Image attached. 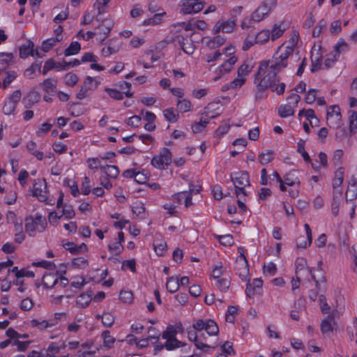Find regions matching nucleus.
<instances>
[{
	"instance_id": "nucleus-1",
	"label": "nucleus",
	"mask_w": 357,
	"mask_h": 357,
	"mask_svg": "<svg viewBox=\"0 0 357 357\" xmlns=\"http://www.w3.org/2000/svg\"><path fill=\"white\" fill-rule=\"evenodd\" d=\"M278 73L268 67V61H261L255 76V83L258 82L261 86L267 87L278 95H282L285 91L284 83H279Z\"/></svg>"
},
{
	"instance_id": "nucleus-2",
	"label": "nucleus",
	"mask_w": 357,
	"mask_h": 357,
	"mask_svg": "<svg viewBox=\"0 0 357 357\" xmlns=\"http://www.w3.org/2000/svg\"><path fill=\"white\" fill-rule=\"evenodd\" d=\"M47 227V220L40 213L25 218V231L29 236H35L37 232H43Z\"/></svg>"
},
{
	"instance_id": "nucleus-3",
	"label": "nucleus",
	"mask_w": 357,
	"mask_h": 357,
	"mask_svg": "<svg viewBox=\"0 0 357 357\" xmlns=\"http://www.w3.org/2000/svg\"><path fill=\"white\" fill-rule=\"evenodd\" d=\"M292 57L291 50L290 48H288L287 50H282V47H279L272 59L267 61L268 62V67L271 68L272 70L278 73L287 66L288 59Z\"/></svg>"
},
{
	"instance_id": "nucleus-4",
	"label": "nucleus",
	"mask_w": 357,
	"mask_h": 357,
	"mask_svg": "<svg viewBox=\"0 0 357 357\" xmlns=\"http://www.w3.org/2000/svg\"><path fill=\"white\" fill-rule=\"evenodd\" d=\"M205 3L202 0H181L179 13L182 15H193L203 10Z\"/></svg>"
},
{
	"instance_id": "nucleus-5",
	"label": "nucleus",
	"mask_w": 357,
	"mask_h": 357,
	"mask_svg": "<svg viewBox=\"0 0 357 357\" xmlns=\"http://www.w3.org/2000/svg\"><path fill=\"white\" fill-rule=\"evenodd\" d=\"M278 3V0H266L252 14L254 22H258L265 18L273 10Z\"/></svg>"
},
{
	"instance_id": "nucleus-6",
	"label": "nucleus",
	"mask_w": 357,
	"mask_h": 357,
	"mask_svg": "<svg viewBox=\"0 0 357 357\" xmlns=\"http://www.w3.org/2000/svg\"><path fill=\"white\" fill-rule=\"evenodd\" d=\"M192 327L198 331L205 330L209 335H217L219 332L218 324L212 319H197L194 321Z\"/></svg>"
},
{
	"instance_id": "nucleus-7",
	"label": "nucleus",
	"mask_w": 357,
	"mask_h": 357,
	"mask_svg": "<svg viewBox=\"0 0 357 357\" xmlns=\"http://www.w3.org/2000/svg\"><path fill=\"white\" fill-rule=\"evenodd\" d=\"M172 162V153L169 149L163 148L159 155L151 160V165L155 168L162 169Z\"/></svg>"
},
{
	"instance_id": "nucleus-8",
	"label": "nucleus",
	"mask_w": 357,
	"mask_h": 357,
	"mask_svg": "<svg viewBox=\"0 0 357 357\" xmlns=\"http://www.w3.org/2000/svg\"><path fill=\"white\" fill-rule=\"evenodd\" d=\"M173 42L174 43L175 45L179 46L183 50V51L188 54H192L195 50V45L193 44L189 36L187 34L178 35L173 39Z\"/></svg>"
},
{
	"instance_id": "nucleus-9",
	"label": "nucleus",
	"mask_w": 357,
	"mask_h": 357,
	"mask_svg": "<svg viewBox=\"0 0 357 357\" xmlns=\"http://www.w3.org/2000/svg\"><path fill=\"white\" fill-rule=\"evenodd\" d=\"M21 98L22 93L20 90L14 91L8 100L5 101L3 112L6 115L13 114Z\"/></svg>"
},
{
	"instance_id": "nucleus-10",
	"label": "nucleus",
	"mask_w": 357,
	"mask_h": 357,
	"mask_svg": "<svg viewBox=\"0 0 357 357\" xmlns=\"http://www.w3.org/2000/svg\"><path fill=\"white\" fill-rule=\"evenodd\" d=\"M98 83L93 77L88 76L84 81L80 90L77 93V98L83 100L90 96V92L98 87Z\"/></svg>"
},
{
	"instance_id": "nucleus-11",
	"label": "nucleus",
	"mask_w": 357,
	"mask_h": 357,
	"mask_svg": "<svg viewBox=\"0 0 357 357\" xmlns=\"http://www.w3.org/2000/svg\"><path fill=\"white\" fill-rule=\"evenodd\" d=\"M238 58L236 56H231L222 64L219 66L215 70L216 76L213 78L215 82L218 80L222 76L229 73L234 68V64L236 63Z\"/></svg>"
},
{
	"instance_id": "nucleus-12",
	"label": "nucleus",
	"mask_w": 357,
	"mask_h": 357,
	"mask_svg": "<svg viewBox=\"0 0 357 357\" xmlns=\"http://www.w3.org/2000/svg\"><path fill=\"white\" fill-rule=\"evenodd\" d=\"M341 120L340 109L337 105H332L327 110V123L330 126H338Z\"/></svg>"
},
{
	"instance_id": "nucleus-13",
	"label": "nucleus",
	"mask_w": 357,
	"mask_h": 357,
	"mask_svg": "<svg viewBox=\"0 0 357 357\" xmlns=\"http://www.w3.org/2000/svg\"><path fill=\"white\" fill-rule=\"evenodd\" d=\"M247 282L248 283L245 289V294L247 296L252 298L256 294L260 293L263 284V281L261 278H255L252 282H250V280L248 279Z\"/></svg>"
},
{
	"instance_id": "nucleus-14",
	"label": "nucleus",
	"mask_w": 357,
	"mask_h": 357,
	"mask_svg": "<svg viewBox=\"0 0 357 357\" xmlns=\"http://www.w3.org/2000/svg\"><path fill=\"white\" fill-rule=\"evenodd\" d=\"M231 181L235 187L246 186L250 185L249 174L246 172H236L231 175Z\"/></svg>"
},
{
	"instance_id": "nucleus-15",
	"label": "nucleus",
	"mask_w": 357,
	"mask_h": 357,
	"mask_svg": "<svg viewBox=\"0 0 357 357\" xmlns=\"http://www.w3.org/2000/svg\"><path fill=\"white\" fill-rule=\"evenodd\" d=\"M242 261H236V274L239 276V278L243 281H247L248 273H249V268L248 262L246 261L245 257H242Z\"/></svg>"
},
{
	"instance_id": "nucleus-16",
	"label": "nucleus",
	"mask_w": 357,
	"mask_h": 357,
	"mask_svg": "<svg viewBox=\"0 0 357 357\" xmlns=\"http://www.w3.org/2000/svg\"><path fill=\"white\" fill-rule=\"evenodd\" d=\"M113 25L114 23L111 20L105 19L96 28V29L98 30L96 32L98 33V35H102V38H101L102 41L109 36Z\"/></svg>"
},
{
	"instance_id": "nucleus-17",
	"label": "nucleus",
	"mask_w": 357,
	"mask_h": 357,
	"mask_svg": "<svg viewBox=\"0 0 357 357\" xmlns=\"http://www.w3.org/2000/svg\"><path fill=\"white\" fill-rule=\"evenodd\" d=\"M33 195L38 198L40 202H44L47 198L46 185L38 181L33 184Z\"/></svg>"
},
{
	"instance_id": "nucleus-18",
	"label": "nucleus",
	"mask_w": 357,
	"mask_h": 357,
	"mask_svg": "<svg viewBox=\"0 0 357 357\" xmlns=\"http://www.w3.org/2000/svg\"><path fill=\"white\" fill-rule=\"evenodd\" d=\"M40 99V94L36 91H29L22 99V103L25 108H30L37 103Z\"/></svg>"
},
{
	"instance_id": "nucleus-19",
	"label": "nucleus",
	"mask_w": 357,
	"mask_h": 357,
	"mask_svg": "<svg viewBox=\"0 0 357 357\" xmlns=\"http://www.w3.org/2000/svg\"><path fill=\"white\" fill-rule=\"evenodd\" d=\"M183 27L185 31H194L195 29L204 31L207 28V24L204 20H191L187 23L183 22Z\"/></svg>"
},
{
	"instance_id": "nucleus-20",
	"label": "nucleus",
	"mask_w": 357,
	"mask_h": 357,
	"mask_svg": "<svg viewBox=\"0 0 357 357\" xmlns=\"http://www.w3.org/2000/svg\"><path fill=\"white\" fill-rule=\"evenodd\" d=\"M306 261L303 258H298L296 261V274L299 275L303 271L306 272L307 274H311L312 278L314 280L317 287H319V282L316 280L314 275L312 274L311 270L309 268H305Z\"/></svg>"
},
{
	"instance_id": "nucleus-21",
	"label": "nucleus",
	"mask_w": 357,
	"mask_h": 357,
	"mask_svg": "<svg viewBox=\"0 0 357 357\" xmlns=\"http://www.w3.org/2000/svg\"><path fill=\"white\" fill-rule=\"evenodd\" d=\"M14 63L12 53H0V73L5 71L10 65Z\"/></svg>"
},
{
	"instance_id": "nucleus-22",
	"label": "nucleus",
	"mask_w": 357,
	"mask_h": 357,
	"mask_svg": "<svg viewBox=\"0 0 357 357\" xmlns=\"http://www.w3.org/2000/svg\"><path fill=\"white\" fill-rule=\"evenodd\" d=\"M174 199L178 204H181L184 202L186 208H188L192 204V197L187 191H182L174 194Z\"/></svg>"
},
{
	"instance_id": "nucleus-23",
	"label": "nucleus",
	"mask_w": 357,
	"mask_h": 357,
	"mask_svg": "<svg viewBox=\"0 0 357 357\" xmlns=\"http://www.w3.org/2000/svg\"><path fill=\"white\" fill-rule=\"evenodd\" d=\"M204 114L209 119H213L220 115L219 104L218 102H211L204 109Z\"/></svg>"
},
{
	"instance_id": "nucleus-24",
	"label": "nucleus",
	"mask_w": 357,
	"mask_h": 357,
	"mask_svg": "<svg viewBox=\"0 0 357 357\" xmlns=\"http://www.w3.org/2000/svg\"><path fill=\"white\" fill-rule=\"evenodd\" d=\"M33 47V43L32 41L28 40L26 44H24L20 46V56L22 59H26L29 55L34 56Z\"/></svg>"
},
{
	"instance_id": "nucleus-25",
	"label": "nucleus",
	"mask_w": 357,
	"mask_h": 357,
	"mask_svg": "<svg viewBox=\"0 0 357 357\" xmlns=\"http://www.w3.org/2000/svg\"><path fill=\"white\" fill-rule=\"evenodd\" d=\"M344 173L343 168H342V167L338 168L337 169V171L335 172V175H334V178L333 179V183H332L333 190L335 191L334 192V194H337V192L339 190L337 189L339 187H340L341 185L342 184L343 181H344Z\"/></svg>"
},
{
	"instance_id": "nucleus-26",
	"label": "nucleus",
	"mask_w": 357,
	"mask_h": 357,
	"mask_svg": "<svg viewBox=\"0 0 357 357\" xmlns=\"http://www.w3.org/2000/svg\"><path fill=\"white\" fill-rule=\"evenodd\" d=\"M59 278L54 273H46L43 278V284L45 288L52 289L58 282Z\"/></svg>"
},
{
	"instance_id": "nucleus-27",
	"label": "nucleus",
	"mask_w": 357,
	"mask_h": 357,
	"mask_svg": "<svg viewBox=\"0 0 357 357\" xmlns=\"http://www.w3.org/2000/svg\"><path fill=\"white\" fill-rule=\"evenodd\" d=\"M56 80L51 78L46 79L41 84L42 89L49 94H53L56 89Z\"/></svg>"
},
{
	"instance_id": "nucleus-28",
	"label": "nucleus",
	"mask_w": 357,
	"mask_h": 357,
	"mask_svg": "<svg viewBox=\"0 0 357 357\" xmlns=\"http://www.w3.org/2000/svg\"><path fill=\"white\" fill-rule=\"evenodd\" d=\"M32 326L37 327L40 330H44L50 327H52L56 324V319L53 320H37L33 319L31 321Z\"/></svg>"
},
{
	"instance_id": "nucleus-29",
	"label": "nucleus",
	"mask_w": 357,
	"mask_h": 357,
	"mask_svg": "<svg viewBox=\"0 0 357 357\" xmlns=\"http://www.w3.org/2000/svg\"><path fill=\"white\" fill-rule=\"evenodd\" d=\"M294 108L288 103L281 105L278 107V114L282 118H287L294 114Z\"/></svg>"
},
{
	"instance_id": "nucleus-30",
	"label": "nucleus",
	"mask_w": 357,
	"mask_h": 357,
	"mask_svg": "<svg viewBox=\"0 0 357 357\" xmlns=\"http://www.w3.org/2000/svg\"><path fill=\"white\" fill-rule=\"evenodd\" d=\"M132 211L137 217L141 219H144L146 217L145 207L141 202H137L133 204Z\"/></svg>"
},
{
	"instance_id": "nucleus-31",
	"label": "nucleus",
	"mask_w": 357,
	"mask_h": 357,
	"mask_svg": "<svg viewBox=\"0 0 357 357\" xmlns=\"http://www.w3.org/2000/svg\"><path fill=\"white\" fill-rule=\"evenodd\" d=\"M100 169L106 174L107 177L115 178L119 174V169L115 165H105L100 167Z\"/></svg>"
},
{
	"instance_id": "nucleus-32",
	"label": "nucleus",
	"mask_w": 357,
	"mask_h": 357,
	"mask_svg": "<svg viewBox=\"0 0 357 357\" xmlns=\"http://www.w3.org/2000/svg\"><path fill=\"white\" fill-rule=\"evenodd\" d=\"M180 286L179 280L177 277L169 278L166 283V288L170 293L176 292Z\"/></svg>"
},
{
	"instance_id": "nucleus-33",
	"label": "nucleus",
	"mask_w": 357,
	"mask_h": 357,
	"mask_svg": "<svg viewBox=\"0 0 357 357\" xmlns=\"http://www.w3.org/2000/svg\"><path fill=\"white\" fill-rule=\"evenodd\" d=\"M284 183L288 186L299 185L300 181L296 175V171H291L286 174L284 176Z\"/></svg>"
},
{
	"instance_id": "nucleus-34",
	"label": "nucleus",
	"mask_w": 357,
	"mask_h": 357,
	"mask_svg": "<svg viewBox=\"0 0 357 357\" xmlns=\"http://www.w3.org/2000/svg\"><path fill=\"white\" fill-rule=\"evenodd\" d=\"M225 38L222 36H216L207 42V46L211 49H215L225 43Z\"/></svg>"
},
{
	"instance_id": "nucleus-35",
	"label": "nucleus",
	"mask_w": 357,
	"mask_h": 357,
	"mask_svg": "<svg viewBox=\"0 0 357 357\" xmlns=\"http://www.w3.org/2000/svg\"><path fill=\"white\" fill-rule=\"evenodd\" d=\"M221 24L222 32L227 33H231L236 26V20L232 17L225 21L221 20Z\"/></svg>"
},
{
	"instance_id": "nucleus-36",
	"label": "nucleus",
	"mask_w": 357,
	"mask_h": 357,
	"mask_svg": "<svg viewBox=\"0 0 357 357\" xmlns=\"http://www.w3.org/2000/svg\"><path fill=\"white\" fill-rule=\"evenodd\" d=\"M91 301V295L88 294H82L76 301L77 305L82 308L87 307Z\"/></svg>"
},
{
	"instance_id": "nucleus-37",
	"label": "nucleus",
	"mask_w": 357,
	"mask_h": 357,
	"mask_svg": "<svg viewBox=\"0 0 357 357\" xmlns=\"http://www.w3.org/2000/svg\"><path fill=\"white\" fill-rule=\"evenodd\" d=\"M347 195H349L351 199L357 197V180L355 177H352L349 181Z\"/></svg>"
},
{
	"instance_id": "nucleus-38",
	"label": "nucleus",
	"mask_w": 357,
	"mask_h": 357,
	"mask_svg": "<svg viewBox=\"0 0 357 357\" xmlns=\"http://www.w3.org/2000/svg\"><path fill=\"white\" fill-rule=\"evenodd\" d=\"M178 333V331L173 325H169L166 330L162 333V337L167 340H171L172 339H176V335Z\"/></svg>"
},
{
	"instance_id": "nucleus-39",
	"label": "nucleus",
	"mask_w": 357,
	"mask_h": 357,
	"mask_svg": "<svg viewBox=\"0 0 357 357\" xmlns=\"http://www.w3.org/2000/svg\"><path fill=\"white\" fill-rule=\"evenodd\" d=\"M166 14L165 12H162L160 13H156L153 15V17L145 20L143 22V24L145 26H153L155 24H158L162 22V17Z\"/></svg>"
},
{
	"instance_id": "nucleus-40",
	"label": "nucleus",
	"mask_w": 357,
	"mask_h": 357,
	"mask_svg": "<svg viewBox=\"0 0 357 357\" xmlns=\"http://www.w3.org/2000/svg\"><path fill=\"white\" fill-rule=\"evenodd\" d=\"M163 114L167 121L171 123L176 122L178 119V114L174 108H168L163 111Z\"/></svg>"
},
{
	"instance_id": "nucleus-41",
	"label": "nucleus",
	"mask_w": 357,
	"mask_h": 357,
	"mask_svg": "<svg viewBox=\"0 0 357 357\" xmlns=\"http://www.w3.org/2000/svg\"><path fill=\"white\" fill-rule=\"evenodd\" d=\"M342 195V191L338 190L337 194H334L333 199L332 202V213L334 216H337L339 213V206H340V198Z\"/></svg>"
},
{
	"instance_id": "nucleus-42",
	"label": "nucleus",
	"mask_w": 357,
	"mask_h": 357,
	"mask_svg": "<svg viewBox=\"0 0 357 357\" xmlns=\"http://www.w3.org/2000/svg\"><path fill=\"white\" fill-rule=\"evenodd\" d=\"M348 50V45L347 43L342 40L340 39L337 43L334 46L333 52L335 54H337V56L339 58L340 54L341 53H344Z\"/></svg>"
},
{
	"instance_id": "nucleus-43",
	"label": "nucleus",
	"mask_w": 357,
	"mask_h": 357,
	"mask_svg": "<svg viewBox=\"0 0 357 357\" xmlns=\"http://www.w3.org/2000/svg\"><path fill=\"white\" fill-rule=\"evenodd\" d=\"M80 50L81 46L78 42H72L70 46L64 51V54L66 56L74 55L77 54Z\"/></svg>"
},
{
	"instance_id": "nucleus-44",
	"label": "nucleus",
	"mask_w": 357,
	"mask_h": 357,
	"mask_svg": "<svg viewBox=\"0 0 357 357\" xmlns=\"http://www.w3.org/2000/svg\"><path fill=\"white\" fill-rule=\"evenodd\" d=\"M349 129L351 134H355L357 130V112H349Z\"/></svg>"
},
{
	"instance_id": "nucleus-45",
	"label": "nucleus",
	"mask_w": 357,
	"mask_h": 357,
	"mask_svg": "<svg viewBox=\"0 0 357 357\" xmlns=\"http://www.w3.org/2000/svg\"><path fill=\"white\" fill-rule=\"evenodd\" d=\"M101 337L103 339L104 345L107 348H111L116 341L115 338L110 335L109 331H103Z\"/></svg>"
},
{
	"instance_id": "nucleus-46",
	"label": "nucleus",
	"mask_w": 357,
	"mask_h": 357,
	"mask_svg": "<svg viewBox=\"0 0 357 357\" xmlns=\"http://www.w3.org/2000/svg\"><path fill=\"white\" fill-rule=\"evenodd\" d=\"M41 68V63H33L29 68L26 69L24 73V75L29 78L33 79V75L36 73V70L40 71Z\"/></svg>"
},
{
	"instance_id": "nucleus-47",
	"label": "nucleus",
	"mask_w": 357,
	"mask_h": 357,
	"mask_svg": "<svg viewBox=\"0 0 357 357\" xmlns=\"http://www.w3.org/2000/svg\"><path fill=\"white\" fill-rule=\"evenodd\" d=\"M270 37V31L268 30H263L255 36V42L264 44L269 40Z\"/></svg>"
},
{
	"instance_id": "nucleus-48",
	"label": "nucleus",
	"mask_w": 357,
	"mask_h": 357,
	"mask_svg": "<svg viewBox=\"0 0 357 357\" xmlns=\"http://www.w3.org/2000/svg\"><path fill=\"white\" fill-rule=\"evenodd\" d=\"M185 344L179 341L177 339H172L171 340H167L165 343V347L167 350L171 351L176 348L184 346Z\"/></svg>"
},
{
	"instance_id": "nucleus-49",
	"label": "nucleus",
	"mask_w": 357,
	"mask_h": 357,
	"mask_svg": "<svg viewBox=\"0 0 357 357\" xmlns=\"http://www.w3.org/2000/svg\"><path fill=\"white\" fill-rule=\"evenodd\" d=\"M252 68V65H250L248 61H245L238 69V77H243L245 78V77L251 71Z\"/></svg>"
},
{
	"instance_id": "nucleus-50",
	"label": "nucleus",
	"mask_w": 357,
	"mask_h": 357,
	"mask_svg": "<svg viewBox=\"0 0 357 357\" xmlns=\"http://www.w3.org/2000/svg\"><path fill=\"white\" fill-rule=\"evenodd\" d=\"M72 266L77 268H85L89 266V261L84 257H76L72 260Z\"/></svg>"
},
{
	"instance_id": "nucleus-51",
	"label": "nucleus",
	"mask_w": 357,
	"mask_h": 357,
	"mask_svg": "<svg viewBox=\"0 0 357 357\" xmlns=\"http://www.w3.org/2000/svg\"><path fill=\"white\" fill-rule=\"evenodd\" d=\"M285 28H282L281 24H275L271 31V35L270 34L272 40H275L282 36Z\"/></svg>"
},
{
	"instance_id": "nucleus-52",
	"label": "nucleus",
	"mask_w": 357,
	"mask_h": 357,
	"mask_svg": "<svg viewBox=\"0 0 357 357\" xmlns=\"http://www.w3.org/2000/svg\"><path fill=\"white\" fill-rule=\"evenodd\" d=\"M305 142L303 139H300V141L297 144V151L300 153L305 162H310L311 160L310 155L305 150Z\"/></svg>"
},
{
	"instance_id": "nucleus-53",
	"label": "nucleus",
	"mask_w": 357,
	"mask_h": 357,
	"mask_svg": "<svg viewBox=\"0 0 357 357\" xmlns=\"http://www.w3.org/2000/svg\"><path fill=\"white\" fill-rule=\"evenodd\" d=\"M273 152L267 150L266 152H263L259 155V161L263 165H267L273 160Z\"/></svg>"
},
{
	"instance_id": "nucleus-54",
	"label": "nucleus",
	"mask_w": 357,
	"mask_h": 357,
	"mask_svg": "<svg viewBox=\"0 0 357 357\" xmlns=\"http://www.w3.org/2000/svg\"><path fill=\"white\" fill-rule=\"evenodd\" d=\"M17 76L15 70H8L6 72V75L3 80V87L6 89Z\"/></svg>"
},
{
	"instance_id": "nucleus-55",
	"label": "nucleus",
	"mask_w": 357,
	"mask_h": 357,
	"mask_svg": "<svg viewBox=\"0 0 357 357\" xmlns=\"http://www.w3.org/2000/svg\"><path fill=\"white\" fill-rule=\"evenodd\" d=\"M337 59L338 57L337 56V54H334V52H332L330 54H328L324 61L325 68L328 69L333 67L335 63L337 61Z\"/></svg>"
},
{
	"instance_id": "nucleus-56",
	"label": "nucleus",
	"mask_w": 357,
	"mask_h": 357,
	"mask_svg": "<svg viewBox=\"0 0 357 357\" xmlns=\"http://www.w3.org/2000/svg\"><path fill=\"white\" fill-rule=\"evenodd\" d=\"M102 323L105 327H111L114 322V317L109 312L104 313L102 317Z\"/></svg>"
},
{
	"instance_id": "nucleus-57",
	"label": "nucleus",
	"mask_w": 357,
	"mask_h": 357,
	"mask_svg": "<svg viewBox=\"0 0 357 357\" xmlns=\"http://www.w3.org/2000/svg\"><path fill=\"white\" fill-rule=\"evenodd\" d=\"M333 319V316L329 315L327 319L322 321L321 324V331L323 333H326L333 331V327L331 323Z\"/></svg>"
},
{
	"instance_id": "nucleus-58",
	"label": "nucleus",
	"mask_w": 357,
	"mask_h": 357,
	"mask_svg": "<svg viewBox=\"0 0 357 357\" xmlns=\"http://www.w3.org/2000/svg\"><path fill=\"white\" fill-rule=\"evenodd\" d=\"M64 82L66 85L73 86L77 83L78 77L75 73H68L64 77Z\"/></svg>"
},
{
	"instance_id": "nucleus-59",
	"label": "nucleus",
	"mask_w": 357,
	"mask_h": 357,
	"mask_svg": "<svg viewBox=\"0 0 357 357\" xmlns=\"http://www.w3.org/2000/svg\"><path fill=\"white\" fill-rule=\"evenodd\" d=\"M177 108L181 112H186L190 109L191 103L185 99L178 100L177 101Z\"/></svg>"
},
{
	"instance_id": "nucleus-60",
	"label": "nucleus",
	"mask_w": 357,
	"mask_h": 357,
	"mask_svg": "<svg viewBox=\"0 0 357 357\" xmlns=\"http://www.w3.org/2000/svg\"><path fill=\"white\" fill-rule=\"evenodd\" d=\"M59 42L54 38H48L43 42L42 50L47 52Z\"/></svg>"
},
{
	"instance_id": "nucleus-61",
	"label": "nucleus",
	"mask_w": 357,
	"mask_h": 357,
	"mask_svg": "<svg viewBox=\"0 0 357 357\" xmlns=\"http://www.w3.org/2000/svg\"><path fill=\"white\" fill-rule=\"evenodd\" d=\"M105 91L113 99L120 100L123 98V93L116 89L107 87L105 89Z\"/></svg>"
},
{
	"instance_id": "nucleus-62",
	"label": "nucleus",
	"mask_w": 357,
	"mask_h": 357,
	"mask_svg": "<svg viewBox=\"0 0 357 357\" xmlns=\"http://www.w3.org/2000/svg\"><path fill=\"white\" fill-rule=\"evenodd\" d=\"M119 299L125 303H130L133 300L132 293L130 291H121Z\"/></svg>"
},
{
	"instance_id": "nucleus-63",
	"label": "nucleus",
	"mask_w": 357,
	"mask_h": 357,
	"mask_svg": "<svg viewBox=\"0 0 357 357\" xmlns=\"http://www.w3.org/2000/svg\"><path fill=\"white\" fill-rule=\"evenodd\" d=\"M245 82V78L238 77V75H237V77L229 83V86L231 87V89H238L244 84Z\"/></svg>"
},
{
	"instance_id": "nucleus-64",
	"label": "nucleus",
	"mask_w": 357,
	"mask_h": 357,
	"mask_svg": "<svg viewBox=\"0 0 357 357\" xmlns=\"http://www.w3.org/2000/svg\"><path fill=\"white\" fill-rule=\"evenodd\" d=\"M326 27V22L324 20H321L319 22L318 24L314 29L312 31V36L314 37H318L322 32L324 29Z\"/></svg>"
}]
</instances>
